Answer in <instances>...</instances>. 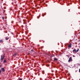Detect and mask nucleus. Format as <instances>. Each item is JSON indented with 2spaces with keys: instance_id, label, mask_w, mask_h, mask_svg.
<instances>
[{
  "instance_id": "obj_1",
  "label": "nucleus",
  "mask_w": 80,
  "mask_h": 80,
  "mask_svg": "<svg viewBox=\"0 0 80 80\" xmlns=\"http://www.w3.org/2000/svg\"><path fill=\"white\" fill-rule=\"evenodd\" d=\"M5 56H4V55H2L1 56V58L0 59V60H1V62H3V58H5Z\"/></svg>"
},
{
  "instance_id": "obj_2",
  "label": "nucleus",
  "mask_w": 80,
  "mask_h": 80,
  "mask_svg": "<svg viewBox=\"0 0 80 80\" xmlns=\"http://www.w3.org/2000/svg\"><path fill=\"white\" fill-rule=\"evenodd\" d=\"M72 57H70L69 58L68 62H72Z\"/></svg>"
},
{
  "instance_id": "obj_3",
  "label": "nucleus",
  "mask_w": 80,
  "mask_h": 80,
  "mask_svg": "<svg viewBox=\"0 0 80 80\" xmlns=\"http://www.w3.org/2000/svg\"><path fill=\"white\" fill-rule=\"evenodd\" d=\"M1 70H2L3 71V72H5V68H1Z\"/></svg>"
},
{
  "instance_id": "obj_4",
  "label": "nucleus",
  "mask_w": 80,
  "mask_h": 80,
  "mask_svg": "<svg viewBox=\"0 0 80 80\" xmlns=\"http://www.w3.org/2000/svg\"><path fill=\"white\" fill-rule=\"evenodd\" d=\"M9 39V38L8 37H6L5 38V40H8Z\"/></svg>"
},
{
  "instance_id": "obj_5",
  "label": "nucleus",
  "mask_w": 80,
  "mask_h": 80,
  "mask_svg": "<svg viewBox=\"0 0 80 80\" xmlns=\"http://www.w3.org/2000/svg\"><path fill=\"white\" fill-rule=\"evenodd\" d=\"M76 49H74L72 51V52H73V53H74V52H76Z\"/></svg>"
},
{
  "instance_id": "obj_6",
  "label": "nucleus",
  "mask_w": 80,
  "mask_h": 80,
  "mask_svg": "<svg viewBox=\"0 0 80 80\" xmlns=\"http://www.w3.org/2000/svg\"><path fill=\"white\" fill-rule=\"evenodd\" d=\"M72 45V44H70V45H69L68 46V47H69V48H71L72 47V45Z\"/></svg>"
},
{
  "instance_id": "obj_7",
  "label": "nucleus",
  "mask_w": 80,
  "mask_h": 80,
  "mask_svg": "<svg viewBox=\"0 0 80 80\" xmlns=\"http://www.w3.org/2000/svg\"><path fill=\"white\" fill-rule=\"evenodd\" d=\"M16 55H17V53H14L13 55V56L14 57H15V56H16Z\"/></svg>"
},
{
  "instance_id": "obj_8",
  "label": "nucleus",
  "mask_w": 80,
  "mask_h": 80,
  "mask_svg": "<svg viewBox=\"0 0 80 80\" xmlns=\"http://www.w3.org/2000/svg\"><path fill=\"white\" fill-rule=\"evenodd\" d=\"M79 50V48H78L77 50V51H76V52H78Z\"/></svg>"
},
{
  "instance_id": "obj_9",
  "label": "nucleus",
  "mask_w": 80,
  "mask_h": 80,
  "mask_svg": "<svg viewBox=\"0 0 80 80\" xmlns=\"http://www.w3.org/2000/svg\"><path fill=\"white\" fill-rule=\"evenodd\" d=\"M54 60L55 61H57V60H58V59L56 58H54Z\"/></svg>"
},
{
  "instance_id": "obj_10",
  "label": "nucleus",
  "mask_w": 80,
  "mask_h": 80,
  "mask_svg": "<svg viewBox=\"0 0 80 80\" xmlns=\"http://www.w3.org/2000/svg\"><path fill=\"white\" fill-rule=\"evenodd\" d=\"M3 40H0V43H2V42H3Z\"/></svg>"
},
{
  "instance_id": "obj_11",
  "label": "nucleus",
  "mask_w": 80,
  "mask_h": 80,
  "mask_svg": "<svg viewBox=\"0 0 80 80\" xmlns=\"http://www.w3.org/2000/svg\"><path fill=\"white\" fill-rule=\"evenodd\" d=\"M6 60H4L3 61V63H6Z\"/></svg>"
},
{
  "instance_id": "obj_12",
  "label": "nucleus",
  "mask_w": 80,
  "mask_h": 80,
  "mask_svg": "<svg viewBox=\"0 0 80 80\" xmlns=\"http://www.w3.org/2000/svg\"><path fill=\"white\" fill-rule=\"evenodd\" d=\"M72 57H75V56L74 55H73L72 56Z\"/></svg>"
},
{
  "instance_id": "obj_13",
  "label": "nucleus",
  "mask_w": 80,
  "mask_h": 80,
  "mask_svg": "<svg viewBox=\"0 0 80 80\" xmlns=\"http://www.w3.org/2000/svg\"><path fill=\"white\" fill-rule=\"evenodd\" d=\"M39 18H40V17L39 16H38L37 17V18H38V19Z\"/></svg>"
},
{
  "instance_id": "obj_14",
  "label": "nucleus",
  "mask_w": 80,
  "mask_h": 80,
  "mask_svg": "<svg viewBox=\"0 0 80 80\" xmlns=\"http://www.w3.org/2000/svg\"><path fill=\"white\" fill-rule=\"evenodd\" d=\"M19 80H22V79L20 78V79H19Z\"/></svg>"
},
{
  "instance_id": "obj_15",
  "label": "nucleus",
  "mask_w": 80,
  "mask_h": 80,
  "mask_svg": "<svg viewBox=\"0 0 80 80\" xmlns=\"http://www.w3.org/2000/svg\"><path fill=\"white\" fill-rule=\"evenodd\" d=\"M33 51V49H32L31 50V51H32H32Z\"/></svg>"
},
{
  "instance_id": "obj_16",
  "label": "nucleus",
  "mask_w": 80,
  "mask_h": 80,
  "mask_svg": "<svg viewBox=\"0 0 80 80\" xmlns=\"http://www.w3.org/2000/svg\"><path fill=\"white\" fill-rule=\"evenodd\" d=\"M2 19H4V17H2Z\"/></svg>"
},
{
  "instance_id": "obj_17",
  "label": "nucleus",
  "mask_w": 80,
  "mask_h": 80,
  "mask_svg": "<svg viewBox=\"0 0 80 80\" xmlns=\"http://www.w3.org/2000/svg\"><path fill=\"white\" fill-rule=\"evenodd\" d=\"M1 70H0V73H1Z\"/></svg>"
},
{
  "instance_id": "obj_18",
  "label": "nucleus",
  "mask_w": 80,
  "mask_h": 80,
  "mask_svg": "<svg viewBox=\"0 0 80 80\" xmlns=\"http://www.w3.org/2000/svg\"><path fill=\"white\" fill-rule=\"evenodd\" d=\"M11 33L12 35H13V32H11Z\"/></svg>"
},
{
  "instance_id": "obj_19",
  "label": "nucleus",
  "mask_w": 80,
  "mask_h": 80,
  "mask_svg": "<svg viewBox=\"0 0 80 80\" xmlns=\"http://www.w3.org/2000/svg\"><path fill=\"white\" fill-rule=\"evenodd\" d=\"M67 57H68V55H67L66 56Z\"/></svg>"
},
{
  "instance_id": "obj_20",
  "label": "nucleus",
  "mask_w": 80,
  "mask_h": 80,
  "mask_svg": "<svg viewBox=\"0 0 80 80\" xmlns=\"http://www.w3.org/2000/svg\"><path fill=\"white\" fill-rule=\"evenodd\" d=\"M0 68H1V66L0 65Z\"/></svg>"
},
{
  "instance_id": "obj_21",
  "label": "nucleus",
  "mask_w": 80,
  "mask_h": 80,
  "mask_svg": "<svg viewBox=\"0 0 80 80\" xmlns=\"http://www.w3.org/2000/svg\"><path fill=\"white\" fill-rule=\"evenodd\" d=\"M42 17H43V15H42Z\"/></svg>"
},
{
  "instance_id": "obj_22",
  "label": "nucleus",
  "mask_w": 80,
  "mask_h": 80,
  "mask_svg": "<svg viewBox=\"0 0 80 80\" xmlns=\"http://www.w3.org/2000/svg\"><path fill=\"white\" fill-rule=\"evenodd\" d=\"M68 49H69V48H68Z\"/></svg>"
}]
</instances>
